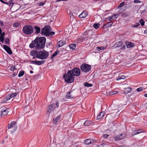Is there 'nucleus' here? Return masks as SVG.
Returning a JSON list of instances; mask_svg holds the SVG:
<instances>
[{
    "mask_svg": "<svg viewBox=\"0 0 147 147\" xmlns=\"http://www.w3.org/2000/svg\"><path fill=\"white\" fill-rule=\"evenodd\" d=\"M46 38L44 37H37L34 41H32L29 45L31 49L34 48L36 49H40L45 47Z\"/></svg>",
    "mask_w": 147,
    "mask_h": 147,
    "instance_id": "obj_1",
    "label": "nucleus"
},
{
    "mask_svg": "<svg viewBox=\"0 0 147 147\" xmlns=\"http://www.w3.org/2000/svg\"><path fill=\"white\" fill-rule=\"evenodd\" d=\"M71 71H68L67 74H64L63 75V78L65 82L68 83H71L74 80L75 77L73 76L72 74L70 73Z\"/></svg>",
    "mask_w": 147,
    "mask_h": 147,
    "instance_id": "obj_2",
    "label": "nucleus"
},
{
    "mask_svg": "<svg viewBox=\"0 0 147 147\" xmlns=\"http://www.w3.org/2000/svg\"><path fill=\"white\" fill-rule=\"evenodd\" d=\"M23 32L26 34L30 35L34 32V28L30 25H26L24 26L22 29Z\"/></svg>",
    "mask_w": 147,
    "mask_h": 147,
    "instance_id": "obj_3",
    "label": "nucleus"
},
{
    "mask_svg": "<svg viewBox=\"0 0 147 147\" xmlns=\"http://www.w3.org/2000/svg\"><path fill=\"white\" fill-rule=\"evenodd\" d=\"M49 55V53L45 50L43 51H38V54L37 55L38 58L41 59H46L47 58Z\"/></svg>",
    "mask_w": 147,
    "mask_h": 147,
    "instance_id": "obj_4",
    "label": "nucleus"
},
{
    "mask_svg": "<svg viewBox=\"0 0 147 147\" xmlns=\"http://www.w3.org/2000/svg\"><path fill=\"white\" fill-rule=\"evenodd\" d=\"M80 68L82 72L84 73H87L91 70V67L89 65L83 63L81 65Z\"/></svg>",
    "mask_w": 147,
    "mask_h": 147,
    "instance_id": "obj_5",
    "label": "nucleus"
},
{
    "mask_svg": "<svg viewBox=\"0 0 147 147\" xmlns=\"http://www.w3.org/2000/svg\"><path fill=\"white\" fill-rule=\"evenodd\" d=\"M68 71H71L70 73L72 74L73 76H78L80 74V69L78 67H74L71 70H69Z\"/></svg>",
    "mask_w": 147,
    "mask_h": 147,
    "instance_id": "obj_6",
    "label": "nucleus"
},
{
    "mask_svg": "<svg viewBox=\"0 0 147 147\" xmlns=\"http://www.w3.org/2000/svg\"><path fill=\"white\" fill-rule=\"evenodd\" d=\"M50 30L48 26L44 27L41 30V34L42 35H44L46 36H49Z\"/></svg>",
    "mask_w": 147,
    "mask_h": 147,
    "instance_id": "obj_7",
    "label": "nucleus"
},
{
    "mask_svg": "<svg viewBox=\"0 0 147 147\" xmlns=\"http://www.w3.org/2000/svg\"><path fill=\"white\" fill-rule=\"evenodd\" d=\"M16 122L14 121H12L8 125V129H12L13 131H15L17 128V126L16 125Z\"/></svg>",
    "mask_w": 147,
    "mask_h": 147,
    "instance_id": "obj_8",
    "label": "nucleus"
},
{
    "mask_svg": "<svg viewBox=\"0 0 147 147\" xmlns=\"http://www.w3.org/2000/svg\"><path fill=\"white\" fill-rule=\"evenodd\" d=\"M125 136L126 135L125 134H121L115 136L114 139L115 141H117L124 139Z\"/></svg>",
    "mask_w": 147,
    "mask_h": 147,
    "instance_id": "obj_9",
    "label": "nucleus"
},
{
    "mask_svg": "<svg viewBox=\"0 0 147 147\" xmlns=\"http://www.w3.org/2000/svg\"><path fill=\"white\" fill-rule=\"evenodd\" d=\"M88 38L89 37L88 36L84 37L81 36H80L76 40V42L78 43H81L83 42L85 40H87Z\"/></svg>",
    "mask_w": 147,
    "mask_h": 147,
    "instance_id": "obj_10",
    "label": "nucleus"
},
{
    "mask_svg": "<svg viewBox=\"0 0 147 147\" xmlns=\"http://www.w3.org/2000/svg\"><path fill=\"white\" fill-rule=\"evenodd\" d=\"M45 61H31L30 62L31 63L34 64L38 65H40L44 63Z\"/></svg>",
    "mask_w": 147,
    "mask_h": 147,
    "instance_id": "obj_11",
    "label": "nucleus"
},
{
    "mask_svg": "<svg viewBox=\"0 0 147 147\" xmlns=\"http://www.w3.org/2000/svg\"><path fill=\"white\" fill-rule=\"evenodd\" d=\"M55 105L54 104H52L49 105L48 107L47 112L50 113L51 112L53 111L55 109Z\"/></svg>",
    "mask_w": 147,
    "mask_h": 147,
    "instance_id": "obj_12",
    "label": "nucleus"
},
{
    "mask_svg": "<svg viewBox=\"0 0 147 147\" xmlns=\"http://www.w3.org/2000/svg\"><path fill=\"white\" fill-rule=\"evenodd\" d=\"M125 45L127 48H130L135 46V44L128 41H126Z\"/></svg>",
    "mask_w": 147,
    "mask_h": 147,
    "instance_id": "obj_13",
    "label": "nucleus"
},
{
    "mask_svg": "<svg viewBox=\"0 0 147 147\" xmlns=\"http://www.w3.org/2000/svg\"><path fill=\"white\" fill-rule=\"evenodd\" d=\"M8 109H2L0 111L1 116H2L7 115L8 113Z\"/></svg>",
    "mask_w": 147,
    "mask_h": 147,
    "instance_id": "obj_14",
    "label": "nucleus"
},
{
    "mask_svg": "<svg viewBox=\"0 0 147 147\" xmlns=\"http://www.w3.org/2000/svg\"><path fill=\"white\" fill-rule=\"evenodd\" d=\"M61 118V115H59L56 117V118L53 119V123L54 124H57L60 121Z\"/></svg>",
    "mask_w": 147,
    "mask_h": 147,
    "instance_id": "obj_15",
    "label": "nucleus"
},
{
    "mask_svg": "<svg viewBox=\"0 0 147 147\" xmlns=\"http://www.w3.org/2000/svg\"><path fill=\"white\" fill-rule=\"evenodd\" d=\"M3 48L8 54H11L12 53V51H11L10 47L5 45H3Z\"/></svg>",
    "mask_w": 147,
    "mask_h": 147,
    "instance_id": "obj_16",
    "label": "nucleus"
},
{
    "mask_svg": "<svg viewBox=\"0 0 147 147\" xmlns=\"http://www.w3.org/2000/svg\"><path fill=\"white\" fill-rule=\"evenodd\" d=\"M73 92L71 91L69 92L66 95V97L68 99H72L74 98V96L72 94Z\"/></svg>",
    "mask_w": 147,
    "mask_h": 147,
    "instance_id": "obj_17",
    "label": "nucleus"
},
{
    "mask_svg": "<svg viewBox=\"0 0 147 147\" xmlns=\"http://www.w3.org/2000/svg\"><path fill=\"white\" fill-rule=\"evenodd\" d=\"M116 16L117 15L115 14L111 16H109L107 19V20L111 22L116 20L117 18V17H116Z\"/></svg>",
    "mask_w": 147,
    "mask_h": 147,
    "instance_id": "obj_18",
    "label": "nucleus"
},
{
    "mask_svg": "<svg viewBox=\"0 0 147 147\" xmlns=\"http://www.w3.org/2000/svg\"><path fill=\"white\" fill-rule=\"evenodd\" d=\"M38 51H37L35 50L32 51L30 53V55L31 56H36V57L38 58L37 55L38 54Z\"/></svg>",
    "mask_w": 147,
    "mask_h": 147,
    "instance_id": "obj_19",
    "label": "nucleus"
},
{
    "mask_svg": "<svg viewBox=\"0 0 147 147\" xmlns=\"http://www.w3.org/2000/svg\"><path fill=\"white\" fill-rule=\"evenodd\" d=\"M88 15V13L86 11H84L79 15V17L80 18H85Z\"/></svg>",
    "mask_w": 147,
    "mask_h": 147,
    "instance_id": "obj_20",
    "label": "nucleus"
},
{
    "mask_svg": "<svg viewBox=\"0 0 147 147\" xmlns=\"http://www.w3.org/2000/svg\"><path fill=\"white\" fill-rule=\"evenodd\" d=\"M126 76L120 73L119 74L118 76L116 78V80L118 81L121 79H125L126 78Z\"/></svg>",
    "mask_w": 147,
    "mask_h": 147,
    "instance_id": "obj_21",
    "label": "nucleus"
},
{
    "mask_svg": "<svg viewBox=\"0 0 147 147\" xmlns=\"http://www.w3.org/2000/svg\"><path fill=\"white\" fill-rule=\"evenodd\" d=\"M105 114V112L103 111L100 112L96 117V119L98 120L102 118L104 116Z\"/></svg>",
    "mask_w": 147,
    "mask_h": 147,
    "instance_id": "obj_22",
    "label": "nucleus"
},
{
    "mask_svg": "<svg viewBox=\"0 0 147 147\" xmlns=\"http://www.w3.org/2000/svg\"><path fill=\"white\" fill-rule=\"evenodd\" d=\"M35 33L38 34L40 33V29L38 26H35L34 27Z\"/></svg>",
    "mask_w": 147,
    "mask_h": 147,
    "instance_id": "obj_23",
    "label": "nucleus"
},
{
    "mask_svg": "<svg viewBox=\"0 0 147 147\" xmlns=\"http://www.w3.org/2000/svg\"><path fill=\"white\" fill-rule=\"evenodd\" d=\"M66 43V42L65 41H63V40H60L59 41L58 43V47H60L62 46L63 45H65Z\"/></svg>",
    "mask_w": 147,
    "mask_h": 147,
    "instance_id": "obj_24",
    "label": "nucleus"
},
{
    "mask_svg": "<svg viewBox=\"0 0 147 147\" xmlns=\"http://www.w3.org/2000/svg\"><path fill=\"white\" fill-rule=\"evenodd\" d=\"M92 123V122L89 120H86L85 121L84 123V126H90Z\"/></svg>",
    "mask_w": 147,
    "mask_h": 147,
    "instance_id": "obj_25",
    "label": "nucleus"
},
{
    "mask_svg": "<svg viewBox=\"0 0 147 147\" xmlns=\"http://www.w3.org/2000/svg\"><path fill=\"white\" fill-rule=\"evenodd\" d=\"M17 94V92H15L14 93H11L9 94L8 96V98H9L10 99L11 98H13L16 96Z\"/></svg>",
    "mask_w": 147,
    "mask_h": 147,
    "instance_id": "obj_26",
    "label": "nucleus"
},
{
    "mask_svg": "<svg viewBox=\"0 0 147 147\" xmlns=\"http://www.w3.org/2000/svg\"><path fill=\"white\" fill-rule=\"evenodd\" d=\"M113 22H108L107 23L103 25V27L104 28H106L110 26H111L113 25Z\"/></svg>",
    "mask_w": 147,
    "mask_h": 147,
    "instance_id": "obj_27",
    "label": "nucleus"
},
{
    "mask_svg": "<svg viewBox=\"0 0 147 147\" xmlns=\"http://www.w3.org/2000/svg\"><path fill=\"white\" fill-rule=\"evenodd\" d=\"M131 90V88L129 87L125 88L124 90V92L125 94H127Z\"/></svg>",
    "mask_w": 147,
    "mask_h": 147,
    "instance_id": "obj_28",
    "label": "nucleus"
},
{
    "mask_svg": "<svg viewBox=\"0 0 147 147\" xmlns=\"http://www.w3.org/2000/svg\"><path fill=\"white\" fill-rule=\"evenodd\" d=\"M84 143L87 145H89L91 144L92 142L90 139H87L85 140L84 141Z\"/></svg>",
    "mask_w": 147,
    "mask_h": 147,
    "instance_id": "obj_29",
    "label": "nucleus"
},
{
    "mask_svg": "<svg viewBox=\"0 0 147 147\" xmlns=\"http://www.w3.org/2000/svg\"><path fill=\"white\" fill-rule=\"evenodd\" d=\"M122 42L121 41H119L118 42H117L115 43V44L117 47H120L122 46Z\"/></svg>",
    "mask_w": 147,
    "mask_h": 147,
    "instance_id": "obj_30",
    "label": "nucleus"
},
{
    "mask_svg": "<svg viewBox=\"0 0 147 147\" xmlns=\"http://www.w3.org/2000/svg\"><path fill=\"white\" fill-rule=\"evenodd\" d=\"M10 99L9 98H8V96L7 95V97L4 98L2 100L1 102L2 103H4L6 101H8Z\"/></svg>",
    "mask_w": 147,
    "mask_h": 147,
    "instance_id": "obj_31",
    "label": "nucleus"
},
{
    "mask_svg": "<svg viewBox=\"0 0 147 147\" xmlns=\"http://www.w3.org/2000/svg\"><path fill=\"white\" fill-rule=\"evenodd\" d=\"M59 51L58 50H57V51H56L52 55L51 59L52 58H53L54 57H55L57 55L58 53H59Z\"/></svg>",
    "mask_w": 147,
    "mask_h": 147,
    "instance_id": "obj_32",
    "label": "nucleus"
},
{
    "mask_svg": "<svg viewBox=\"0 0 147 147\" xmlns=\"http://www.w3.org/2000/svg\"><path fill=\"white\" fill-rule=\"evenodd\" d=\"M69 47L71 49L74 50L75 49L76 45L75 44H73L70 45Z\"/></svg>",
    "mask_w": 147,
    "mask_h": 147,
    "instance_id": "obj_33",
    "label": "nucleus"
},
{
    "mask_svg": "<svg viewBox=\"0 0 147 147\" xmlns=\"http://www.w3.org/2000/svg\"><path fill=\"white\" fill-rule=\"evenodd\" d=\"M24 73L25 71H20L18 75V77H21L22 76L24 75Z\"/></svg>",
    "mask_w": 147,
    "mask_h": 147,
    "instance_id": "obj_34",
    "label": "nucleus"
},
{
    "mask_svg": "<svg viewBox=\"0 0 147 147\" xmlns=\"http://www.w3.org/2000/svg\"><path fill=\"white\" fill-rule=\"evenodd\" d=\"M84 86L86 87H91L92 86V84L88 83L87 82H85L84 83Z\"/></svg>",
    "mask_w": 147,
    "mask_h": 147,
    "instance_id": "obj_35",
    "label": "nucleus"
},
{
    "mask_svg": "<svg viewBox=\"0 0 147 147\" xmlns=\"http://www.w3.org/2000/svg\"><path fill=\"white\" fill-rule=\"evenodd\" d=\"M20 25V24L18 22H16L13 24V26L14 27H17Z\"/></svg>",
    "mask_w": 147,
    "mask_h": 147,
    "instance_id": "obj_36",
    "label": "nucleus"
},
{
    "mask_svg": "<svg viewBox=\"0 0 147 147\" xmlns=\"http://www.w3.org/2000/svg\"><path fill=\"white\" fill-rule=\"evenodd\" d=\"M8 5L10 6H12L14 4V3L11 0H10L8 2Z\"/></svg>",
    "mask_w": 147,
    "mask_h": 147,
    "instance_id": "obj_37",
    "label": "nucleus"
},
{
    "mask_svg": "<svg viewBox=\"0 0 147 147\" xmlns=\"http://www.w3.org/2000/svg\"><path fill=\"white\" fill-rule=\"evenodd\" d=\"M140 24L138 23H136V24L134 25L132 24L131 25V27H134V28H137L139 26Z\"/></svg>",
    "mask_w": 147,
    "mask_h": 147,
    "instance_id": "obj_38",
    "label": "nucleus"
},
{
    "mask_svg": "<svg viewBox=\"0 0 147 147\" xmlns=\"http://www.w3.org/2000/svg\"><path fill=\"white\" fill-rule=\"evenodd\" d=\"M93 27L96 29H97L98 28L99 26V24H94L93 25Z\"/></svg>",
    "mask_w": 147,
    "mask_h": 147,
    "instance_id": "obj_39",
    "label": "nucleus"
},
{
    "mask_svg": "<svg viewBox=\"0 0 147 147\" xmlns=\"http://www.w3.org/2000/svg\"><path fill=\"white\" fill-rule=\"evenodd\" d=\"M140 23L141 25L142 26H143L144 25L145 22L144 21L143 19H141L140 20Z\"/></svg>",
    "mask_w": 147,
    "mask_h": 147,
    "instance_id": "obj_40",
    "label": "nucleus"
},
{
    "mask_svg": "<svg viewBox=\"0 0 147 147\" xmlns=\"http://www.w3.org/2000/svg\"><path fill=\"white\" fill-rule=\"evenodd\" d=\"M125 4V3L124 2H123L121 3L118 6V8H119L122 6H123Z\"/></svg>",
    "mask_w": 147,
    "mask_h": 147,
    "instance_id": "obj_41",
    "label": "nucleus"
},
{
    "mask_svg": "<svg viewBox=\"0 0 147 147\" xmlns=\"http://www.w3.org/2000/svg\"><path fill=\"white\" fill-rule=\"evenodd\" d=\"M138 131H139L137 130L134 131L132 132V135H134L139 134V132H138Z\"/></svg>",
    "mask_w": 147,
    "mask_h": 147,
    "instance_id": "obj_42",
    "label": "nucleus"
},
{
    "mask_svg": "<svg viewBox=\"0 0 147 147\" xmlns=\"http://www.w3.org/2000/svg\"><path fill=\"white\" fill-rule=\"evenodd\" d=\"M104 49V48L103 47H98L96 48V50H98L100 51L101 50Z\"/></svg>",
    "mask_w": 147,
    "mask_h": 147,
    "instance_id": "obj_43",
    "label": "nucleus"
},
{
    "mask_svg": "<svg viewBox=\"0 0 147 147\" xmlns=\"http://www.w3.org/2000/svg\"><path fill=\"white\" fill-rule=\"evenodd\" d=\"M4 40V38L3 35H1V36H0V41L2 42H3Z\"/></svg>",
    "mask_w": 147,
    "mask_h": 147,
    "instance_id": "obj_44",
    "label": "nucleus"
},
{
    "mask_svg": "<svg viewBox=\"0 0 147 147\" xmlns=\"http://www.w3.org/2000/svg\"><path fill=\"white\" fill-rule=\"evenodd\" d=\"M143 88L142 87H140V88H137L136 90L138 92H140V91H142V90Z\"/></svg>",
    "mask_w": 147,
    "mask_h": 147,
    "instance_id": "obj_45",
    "label": "nucleus"
},
{
    "mask_svg": "<svg viewBox=\"0 0 147 147\" xmlns=\"http://www.w3.org/2000/svg\"><path fill=\"white\" fill-rule=\"evenodd\" d=\"M15 69H17L14 66H13L10 68V70L12 71H14Z\"/></svg>",
    "mask_w": 147,
    "mask_h": 147,
    "instance_id": "obj_46",
    "label": "nucleus"
},
{
    "mask_svg": "<svg viewBox=\"0 0 147 147\" xmlns=\"http://www.w3.org/2000/svg\"><path fill=\"white\" fill-rule=\"evenodd\" d=\"M109 136V135L107 134H105L103 135V137L104 138H107Z\"/></svg>",
    "mask_w": 147,
    "mask_h": 147,
    "instance_id": "obj_47",
    "label": "nucleus"
},
{
    "mask_svg": "<svg viewBox=\"0 0 147 147\" xmlns=\"http://www.w3.org/2000/svg\"><path fill=\"white\" fill-rule=\"evenodd\" d=\"M55 34V32H54L52 31L50 32L49 31V36L51 35H54Z\"/></svg>",
    "mask_w": 147,
    "mask_h": 147,
    "instance_id": "obj_48",
    "label": "nucleus"
},
{
    "mask_svg": "<svg viewBox=\"0 0 147 147\" xmlns=\"http://www.w3.org/2000/svg\"><path fill=\"white\" fill-rule=\"evenodd\" d=\"M134 2L135 3H141V1H140L137 0H135L134 1Z\"/></svg>",
    "mask_w": 147,
    "mask_h": 147,
    "instance_id": "obj_49",
    "label": "nucleus"
},
{
    "mask_svg": "<svg viewBox=\"0 0 147 147\" xmlns=\"http://www.w3.org/2000/svg\"><path fill=\"white\" fill-rule=\"evenodd\" d=\"M0 1L2 3H4L8 5V2H5L3 0H0Z\"/></svg>",
    "mask_w": 147,
    "mask_h": 147,
    "instance_id": "obj_50",
    "label": "nucleus"
},
{
    "mask_svg": "<svg viewBox=\"0 0 147 147\" xmlns=\"http://www.w3.org/2000/svg\"><path fill=\"white\" fill-rule=\"evenodd\" d=\"M45 4V3L44 2H40L38 3V4L40 6H43Z\"/></svg>",
    "mask_w": 147,
    "mask_h": 147,
    "instance_id": "obj_51",
    "label": "nucleus"
},
{
    "mask_svg": "<svg viewBox=\"0 0 147 147\" xmlns=\"http://www.w3.org/2000/svg\"><path fill=\"white\" fill-rule=\"evenodd\" d=\"M122 15L123 16H125L126 17L128 16V14L127 13H123L122 14Z\"/></svg>",
    "mask_w": 147,
    "mask_h": 147,
    "instance_id": "obj_52",
    "label": "nucleus"
},
{
    "mask_svg": "<svg viewBox=\"0 0 147 147\" xmlns=\"http://www.w3.org/2000/svg\"><path fill=\"white\" fill-rule=\"evenodd\" d=\"M56 105L57 107H58L59 106V103L58 102H57L56 103Z\"/></svg>",
    "mask_w": 147,
    "mask_h": 147,
    "instance_id": "obj_53",
    "label": "nucleus"
},
{
    "mask_svg": "<svg viewBox=\"0 0 147 147\" xmlns=\"http://www.w3.org/2000/svg\"><path fill=\"white\" fill-rule=\"evenodd\" d=\"M125 48V47L124 45H123L122 47V49H124Z\"/></svg>",
    "mask_w": 147,
    "mask_h": 147,
    "instance_id": "obj_54",
    "label": "nucleus"
},
{
    "mask_svg": "<svg viewBox=\"0 0 147 147\" xmlns=\"http://www.w3.org/2000/svg\"><path fill=\"white\" fill-rule=\"evenodd\" d=\"M57 1H68V0H56Z\"/></svg>",
    "mask_w": 147,
    "mask_h": 147,
    "instance_id": "obj_55",
    "label": "nucleus"
},
{
    "mask_svg": "<svg viewBox=\"0 0 147 147\" xmlns=\"http://www.w3.org/2000/svg\"><path fill=\"white\" fill-rule=\"evenodd\" d=\"M16 75H17V74H16V73H14L13 74V76H16Z\"/></svg>",
    "mask_w": 147,
    "mask_h": 147,
    "instance_id": "obj_56",
    "label": "nucleus"
},
{
    "mask_svg": "<svg viewBox=\"0 0 147 147\" xmlns=\"http://www.w3.org/2000/svg\"><path fill=\"white\" fill-rule=\"evenodd\" d=\"M138 130L139 131H138V132H139V134L141 133L142 132V131H140V130Z\"/></svg>",
    "mask_w": 147,
    "mask_h": 147,
    "instance_id": "obj_57",
    "label": "nucleus"
},
{
    "mask_svg": "<svg viewBox=\"0 0 147 147\" xmlns=\"http://www.w3.org/2000/svg\"><path fill=\"white\" fill-rule=\"evenodd\" d=\"M30 73H31V74H32L33 73V71H30Z\"/></svg>",
    "mask_w": 147,
    "mask_h": 147,
    "instance_id": "obj_58",
    "label": "nucleus"
},
{
    "mask_svg": "<svg viewBox=\"0 0 147 147\" xmlns=\"http://www.w3.org/2000/svg\"><path fill=\"white\" fill-rule=\"evenodd\" d=\"M144 96L145 97H147V94H144Z\"/></svg>",
    "mask_w": 147,
    "mask_h": 147,
    "instance_id": "obj_59",
    "label": "nucleus"
},
{
    "mask_svg": "<svg viewBox=\"0 0 147 147\" xmlns=\"http://www.w3.org/2000/svg\"><path fill=\"white\" fill-rule=\"evenodd\" d=\"M36 57V56H34V57H32V59H35Z\"/></svg>",
    "mask_w": 147,
    "mask_h": 147,
    "instance_id": "obj_60",
    "label": "nucleus"
},
{
    "mask_svg": "<svg viewBox=\"0 0 147 147\" xmlns=\"http://www.w3.org/2000/svg\"><path fill=\"white\" fill-rule=\"evenodd\" d=\"M4 34H5V33H4V32H3V34H1V35H3H3H4Z\"/></svg>",
    "mask_w": 147,
    "mask_h": 147,
    "instance_id": "obj_61",
    "label": "nucleus"
},
{
    "mask_svg": "<svg viewBox=\"0 0 147 147\" xmlns=\"http://www.w3.org/2000/svg\"><path fill=\"white\" fill-rule=\"evenodd\" d=\"M30 67H31V68H32V69H33V68H32V66H31V65H30Z\"/></svg>",
    "mask_w": 147,
    "mask_h": 147,
    "instance_id": "obj_62",
    "label": "nucleus"
},
{
    "mask_svg": "<svg viewBox=\"0 0 147 147\" xmlns=\"http://www.w3.org/2000/svg\"><path fill=\"white\" fill-rule=\"evenodd\" d=\"M147 30H145L144 31V32L145 33V32H146V31H147Z\"/></svg>",
    "mask_w": 147,
    "mask_h": 147,
    "instance_id": "obj_63",
    "label": "nucleus"
},
{
    "mask_svg": "<svg viewBox=\"0 0 147 147\" xmlns=\"http://www.w3.org/2000/svg\"><path fill=\"white\" fill-rule=\"evenodd\" d=\"M110 115V114H109V115H108L107 116V117H107V116H109V115Z\"/></svg>",
    "mask_w": 147,
    "mask_h": 147,
    "instance_id": "obj_64",
    "label": "nucleus"
}]
</instances>
